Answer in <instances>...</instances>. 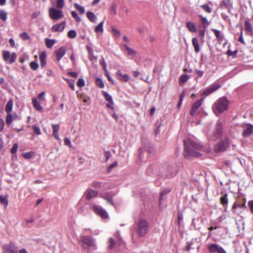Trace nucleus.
Listing matches in <instances>:
<instances>
[{"mask_svg":"<svg viewBox=\"0 0 253 253\" xmlns=\"http://www.w3.org/2000/svg\"><path fill=\"white\" fill-rule=\"evenodd\" d=\"M199 35L202 38H204L205 35V32L207 29V26L206 25H199Z\"/></svg>","mask_w":253,"mask_h":253,"instance_id":"c85d7f7f","label":"nucleus"},{"mask_svg":"<svg viewBox=\"0 0 253 253\" xmlns=\"http://www.w3.org/2000/svg\"><path fill=\"white\" fill-rule=\"evenodd\" d=\"M220 203L222 205H227L228 204L227 195L225 194L220 199Z\"/></svg>","mask_w":253,"mask_h":253,"instance_id":"473e14b6","label":"nucleus"},{"mask_svg":"<svg viewBox=\"0 0 253 253\" xmlns=\"http://www.w3.org/2000/svg\"><path fill=\"white\" fill-rule=\"evenodd\" d=\"M217 228H218L216 226H215L214 227H213V226H211L209 227V229L210 231V233H211V232L212 231L214 230V231L213 232V233L212 234H216L217 232L216 230L217 229Z\"/></svg>","mask_w":253,"mask_h":253,"instance_id":"e2e57ef3","label":"nucleus"},{"mask_svg":"<svg viewBox=\"0 0 253 253\" xmlns=\"http://www.w3.org/2000/svg\"><path fill=\"white\" fill-rule=\"evenodd\" d=\"M201 17V20L202 22L203 23V24L202 25H206L207 27L210 24V23L207 19L203 16H200Z\"/></svg>","mask_w":253,"mask_h":253,"instance_id":"de8ad7c7","label":"nucleus"},{"mask_svg":"<svg viewBox=\"0 0 253 253\" xmlns=\"http://www.w3.org/2000/svg\"><path fill=\"white\" fill-rule=\"evenodd\" d=\"M65 26V22L63 21L59 24H56L52 26L51 31L53 32H61L64 28Z\"/></svg>","mask_w":253,"mask_h":253,"instance_id":"4468645a","label":"nucleus"},{"mask_svg":"<svg viewBox=\"0 0 253 253\" xmlns=\"http://www.w3.org/2000/svg\"><path fill=\"white\" fill-rule=\"evenodd\" d=\"M86 48L87 49V51H88V54H89V56L90 59L92 60V58H93V49L91 47H90V46H86Z\"/></svg>","mask_w":253,"mask_h":253,"instance_id":"a18cd8bd","label":"nucleus"},{"mask_svg":"<svg viewBox=\"0 0 253 253\" xmlns=\"http://www.w3.org/2000/svg\"><path fill=\"white\" fill-rule=\"evenodd\" d=\"M34 221V218L33 217H31L29 219L26 220V223L27 225H29L30 223H32Z\"/></svg>","mask_w":253,"mask_h":253,"instance_id":"774afa93","label":"nucleus"},{"mask_svg":"<svg viewBox=\"0 0 253 253\" xmlns=\"http://www.w3.org/2000/svg\"><path fill=\"white\" fill-rule=\"evenodd\" d=\"M220 87V85L217 84H213L211 87L208 88L205 91L203 92V95H205L206 96L210 94L213 91L217 90Z\"/></svg>","mask_w":253,"mask_h":253,"instance_id":"2eb2a0df","label":"nucleus"},{"mask_svg":"<svg viewBox=\"0 0 253 253\" xmlns=\"http://www.w3.org/2000/svg\"><path fill=\"white\" fill-rule=\"evenodd\" d=\"M96 84L97 85L101 88H102L104 87V84L103 81L99 78H98L96 80Z\"/></svg>","mask_w":253,"mask_h":253,"instance_id":"c03bdc74","label":"nucleus"},{"mask_svg":"<svg viewBox=\"0 0 253 253\" xmlns=\"http://www.w3.org/2000/svg\"><path fill=\"white\" fill-rule=\"evenodd\" d=\"M149 231L148 222L145 219H141L138 223L137 233L140 236H145Z\"/></svg>","mask_w":253,"mask_h":253,"instance_id":"20e7f679","label":"nucleus"},{"mask_svg":"<svg viewBox=\"0 0 253 253\" xmlns=\"http://www.w3.org/2000/svg\"><path fill=\"white\" fill-rule=\"evenodd\" d=\"M16 117L17 116L16 115L13 116L10 113H8L6 119V124L8 125H10L12 123L13 119L16 118Z\"/></svg>","mask_w":253,"mask_h":253,"instance_id":"cd10ccee","label":"nucleus"},{"mask_svg":"<svg viewBox=\"0 0 253 253\" xmlns=\"http://www.w3.org/2000/svg\"><path fill=\"white\" fill-rule=\"evenodd\" d=\"M11 54L8 51H3V57L5 61H7L9 60Z\"/></svg>","mask_w":253,"mask_h":253,"instance_id":"ea45409f","label":"nucleus"},{"mask_svg":"<svg viewBox=\"0 0 253 253\" xmlns=\"http://www.w3.org/2000/svg\"><path fill=\"white\" fill-rule=\"evenodd\" d=\"M0 18L3 21H5L7 19V13L4 10H1L0 11Z\"/></svg>","mask_w":253,"mask_h":253,"instance_id":"37998d69","label":"nucleus"},{"mask_svg":"<svg viewBox=\"0 0 253 253\" xmlns=\"http://www.w3.org/2000/svg\"><path fill=\"white\" fill-rule=\"evenodd\" d=\"M123 46L125 48L128 55L133 56L136 53V51L132 48L128 47L127 45L124 44Z\"/></svg>","mask_w":253,"mask_h":253,"instance_id":"c756f323","label":"nucleus"},{"mask_svg":"<svg viewBox=\"0 0 253 253\" xmlns=\"http://www.w3.org/2000/svg\"><path fill=\"white\" fill-rule=\"evenodd\" d=\"M196 243H197V238H192L190 241L187 242L185 250L188 252L192 249H195Z\"/></svg>","mask_w":253,"mask_h":253,"instance_id":"f3484780","label":"nucleus"},{"mask_svg":"<svg viewBox=\"0 0 253 253\" xmlns=\"http://www.w3.org/2000/svg\"><path fill=\"white\" fill-rule=\"evenodd\" d=\"M202 7L203 8V9L208 12V13H211V7L208 6V5H206V4H204V5H203L202 6Z\"/></svg>","mask_w":253,"mask_h":253,"instance_id":"4d7b16f0","label":"nucleus"},{"mask_svg":"<svg viewBox=\"0 0 253 253\" xmlns=\"http://www.w3.org/2000/svg\"><path fill=\"white\" fill-rule=\"evenodd\" d=\"M248 204L250 208L251 212L253 214V200L249 201Z\"/></svg>","mask_w":253,"mask_h":253,"instance_id":"680f3d73","label":"nucleus"},{"mask_svg":"<svg viewBox=\"0 0 253 253\" xmlns=\"http://www.w3.org/2000/svg\"><path fill=\"white\" fill-rule=\"evenodd\" d=\"M228 147V139L226 138L223 141H220L217 144L215 148V151L217 152H222Z\"/></svg>","mask_w":253,"mask_h":253,"instance_id":"6e6552de","label":"nucleus"},{"mask_svg":"<svg viewBox=\"0 0 253 253\" xmlns=\"http://www.w3.org/2000/svg\"><path fill=\"white\" fill-rule=\"evenodd\" d=\"M103 198L105 199H106L108 202V203H109L110 204H111L112 205H114V203L112 201V197H106L105 196V195L103 196Z\"/></svg>","mask_w":253,"mask_h":253,"instance_id":"0e129e2a","label":"nucleus"},{"mask_svg":"<svg viewBox=\"0 0 253 253\" xmlns=\"http://www.w3.org/2000/svg\"><path fill=\"white\" fill-rule=\"evenodd\" d=\"M103 22H100L95 28V31L96 32H101L103 33Z\"/></svg>","mask_w":253,"mask_h":253,"instance_id":"c9c22d12","label":"nucleus"},{"mask_svg":"<svg viewBox=\"0 0 253 253\" xmlns=\"http://www.w3.org/2000/svg\"><path fill=\"white\" fill-rule=\"evenodd\" d=\"M97 194L98 193L97 191L93 190L90 188H88L84 193V196L86 197V199L90 200L92 198H95L97 196Z\"/></svg>","mask_w":253,"mask_h":253,"instance_id":"9b49d317","label":"nucleus"},{"mask_svg":"<svg viewBox=\"0 0 253 253\" xmlns=\"http://www.w3.org/2000/svg\"><path fill=\"white\" fill-rule=\"evenodd\" d=\"M85 85L84 80L83 79H79L77 82V85L79 87H83Z\"/></svg>","mask_w":253,"mask_h":253,"instance_id":"3c124183","label":"nucleus"},{"mask_svg":"<svg viewBox=\"0 0 253 253\" xmlns=\"http://www.w3.org/2000/svg\"><path fill=\"white\" fill-rule=\"evenodd\" d=\"M92 209L93 211L101 218L106 219L109 218L108 212L102 207L98 205H93Z\"/></svg>","mask_w":253,"mask_h":253,"instance_id":"39448f33","label":"nucleus"},{"mask_svg":"<svg viewBox=\"0 0 253 253\" xmlns=\"http://www.w3.org/2000/svg\"><path fill=\"white\" fill-rule=\"evenodd\" d=\"M68 37L71 39H74L77 36V33L75 30H70L68 32Z\"/></svg>","mask_w":253,"mask_h":253,"instance_id":"a19ab883","label":"nucleus"},{"mask_svg":"<svg viewBox=\"0 0 253 253\" xmlns=\"http://www.w3.org/2000/svg\"><path fill=\"white\" fill-rule=\"evenodd\" d=\"M75 8L80 12L81 14H84L85 10L84 7L80 5L78 3H75L74 4Z\"/></svg>","mask_w":253,"mask_h":253,"instance_id":"4c0bfd02","label":"nucleus"},{"mask_svg":"<svg viewBox=\"0 0 253 253\" xmlns=\"http://www.w3.org/2000/svg\"><path fill=\"white\" fill-rule=\"evenodd\" d=\"M190 77L187 74H183L180 76L179 77V82L180 84H181L186 81H187L189 79H190Z\"/></svg>","mask_w":253,"mask_h":253,"instance_id":"7c9ffc66","label":"nucleus"},{"mask_svg":"<svg viewBox=\"0 0 253 253\" xmlns=\"http://www.w3.org/2000/svg\"><path fill=\"white\" fill-rule=\"evenodd\" d=\"M34 155L33 152L31 151L27 153H24L22 154V156L25 159H29L31 158Z\"/></svg>","mask_w":253,"mask_h":253,"instance_id":"e433bc0d","label":"nucleus"},{"mask_svg":"<svg viewBox=\"0 0 253 253\" xmlns=\"http://www.w3.org/2000/svg\"><path fill=\"white\" fill-rule=\"evenodd\" d=\"M32 102L34 105V108L40 112L42 111V108L41 106L40 103L38 101L37 99L36 98H34L32 99Z\"/></svg>","mask_w":253,"mask_h":253,"instance_id":"412c9836","label":"nucleus"},{"mask_svg":"<svg viewBox=\"0 0 253 253\" xmlns=\"http://www.w3.org/2000/svg\"><path fill=\"white\" fill-rule=\"evenodd\" d=\"M33 129L35 133L37 135H40L41 134V131L39 127L36 126H33Z\"/></svg>","mask_w":253,"mask_h":253,"instance_id":"603ef678","label":"nucleus"},{"mask_svg":"<svg viewBox=\"0 0 253 253\" xmlns=\"http://www.w3.org/2000/svg\"><path fill=\"white\" fill-rule=\"evenodd\" d=\"M186 27L191 32H196V25L192 22H187L186 23Z\"/></svg>","mask_w":253,"mask_h":253,"instance_id":"5701e85b","label":"nucleus"},{"mask_svg":"<svg viewBox=\"0 0 253 253\" xmlns=\"http://www.w3.org/2000/svg\"><path fill=\"white\" fill-rule=\"evenodd\" d=\"M107 249L112 253L125 247V243L121 238H109L107 242Z\"/></svg>","mask_w":253,"mask_h":253,"instance_id":"f03ea898","label":"nucleus"},{"mask_svg":"<svg viewBox=\"0 0 253 253\" xmlns=\"http://www.w3.org/2000/svg\"><path fill=\"white\" fill-rule=\"evenodd\" d=\"M49 14L50 17L53 20H58L63 16L61 10H57L53 8L49 9Z\"/></svg>","mask_w":253,"mask_h":253,"instance_id":"423d86ee","label":"nucleus"},{"mask_svg":"<svg viewBox=\"0 0 253 253\" xmlns=\"http://www.w3.org/2000/svg\"><path fill=\"white\" fill-rule=\"evenodd\" d=\"M184 144L185 146L184 156L185 157L189 158L190 157H198L200 156V153L196 150H201L202 148V146L193 141L190 139L184 140Z\"/></svg>","mask_w":253,"mask_h":253,"instance_id":"f257e3e1","label":"nucleus"},{"mask_svg":"<svg viewBox=\"0 0 253 253\" xmlns=\"http://www.w3.org/2000/svg\"><path fill=\"white\" fill-rule=\"evenodd\" d=\"M3 249L4 253H18L17 248L12 244L4 245Z\"/></svg>","mask_w":253,"mask_h":253,"instance_id":"1a4fd4ad","label":"nucleus"},{"mask_svg":"<svg viewBox=\"0 0 253 253\" xmlns=\"http://www.w3.org/2000/svg\"><path fill=\"white\" fill-rule=\"evenodd\" d=\"M57 5L58 7L61 8L64 5V0H58Z\"/></svg>","mask_w":253,"mask_h":253,"instance_id":"69168bd1","label":"nucleus"},{"mask_svg":"<svg viewBox=\"0 0 253 253\" xmlns=\"http://www.w3.org/2000/svg\"><path fill=\"white\" fill-rule=\"evenodd\" d=\"M219 246L217 244H211L208 246V251L210 253L217 252Z\"/></svg>","mask_w":253,"mask_h":253,"instance_id":"aec40b11","label":"nucleus"},{"mask_svg":"<svg viewBox=\"0 0 253 253\" xmlns=\"http://www.w3.org/2000/svg\"><path fill=\"white\" fill-rule=\"evenodd\" d=\"M87 17L89 19L90 21L92 22H96L97 18L95 15L92 12L88 11L86 13Z\"/></svg>","mask_w":253,"mask_h":253,"instance_id":"393cba45","label":"nucleus"},{"mask_svg":"<svg viewBox=\"0 0 253 253\" xmlns=\"http://www.w3.org/2000/svg\"><path fill=\"white\" fill-rule=\"evenodd\" d=\"M67 83H68L70 87L72 88V90H75V85H74L75 81H74V80L68 79V80H67Z\"/></svg>","mask_w":253,"mask_h":253,"instance_id":"8fccbe9b","label":"nucleus"},{"mask_svg":"<svg viewBox=\"0 0 253 253\" xmlns=\"http://www.w3.org/2000/svg\"><path fill=\"white\" fill-rule=\"evenodd\" d=\"M18 149V144L15 143L13 145V147L11 149V153L15 154L16 153Z\"/></svg>","mask_w":253,"mask_h":253,"instance_id":"bf43d9fd","label":"nucleus"},{"mask_svg":"<svg viewBox=\"0 0 253 253\" xmlns=\"http://www.w3.org/2000/svg\"><path fill=\"white\" fill-rule=\"evenodd\" d=\"M212 31L213 32L215 37L218 40L221 41H223L224 39V36L221 34L219 31L216 29H212Z\"/></svg>","mask_w":253,"mask_h":253,"instance_id":"bb28decb","label":"nucleus"},{"mask_svg":"<svg viewBox=\"0 0 253 253\" xmlns=\"http://www.w3.org/2000/svg\"><path fill=\"white\" fill-rule=\"evenodd\" d=\"M203 98L198 100L193 104L190 112V114L192 116H195L197 114V111L199 107L201 106Z\"/></svg>","mask_w":253,"mask_h":253,"instance_id":"9d476101","label":"nucleus"},{"mask_svg":"<svg viewBox=\"0 0 253 253\" xmlns=\"http://www.w3.org/2000/svg\"><path fill=\"white\" fill-rule=\"evenodd\" d=\"M192 44L194 47V50L196 53H198L200 50V47L199 42L196 38H193L192 40Z\"/></svg>","mask_w":253,"mask_h":253,"instance_id":"b1692460","label":"nucleus"},{"mask_svg":"<svg viewBox=\"0 0 253 253\" xmlns=\"http://www.w3.org/2000/svg\"><path fill=\"white\" fill-rule=\"evenodd\" d=\"M38 97L39 99L41 100L42 101H43L45 98V92L44 91H42L38 95Z\"/></svg>","mask_w":253,"mask_h":253,"instance_id":"052dcab7","label":"nucleus"},{"mask_svg":"<svg viewBox=\"0 0 253 253\" xmlns=\"http://www.w3.org/2000/svg\"><path fill=\"white\" fill-rule=\"evenodd\" d=\"M112 31L115 37V38H117L121 36V32L119 31L116 28L112 27Z\"/></svg>","mask_w":253,"mask_h":253,"instance_id":"58836bf2","label":"nucleus"},{"mask_svg":"<svg viewBox=\"0 0 253 253\" xmlns=\"http://www.w3.org/2000/svg\"><path fill=\"white\" fill-rule=\"evenodd\" d=\"M0 202L2 204H3L5 208H6L8 206V200L7 198L3 196H0Z\"/></svg>","mask_w":253,"mask_h":253,"instance_id":"72a5a7b5","label":"nucleus"},{"mask_svg":"<svg viewBox=\"0 0 253 253\" xmlns=\"http://www.w3.org/2000/svg\"><path fill=\"white\" fill-rule=\"evenodd\" d=\"M104 97L105 98V99L107 101H108L111 104H113V99H112V98L111 95H110L108 93L105 92L104 93Z\"/></svg>","mask_w":253,"mask_h":253,"instance_id":"79ce46f5","label":"nucleus"},{"mask_svg":"<svg viewBox=\"0 0 253 253\" xmlns=\"http://www.w3.org/2000/svg\"><path fill=\"white\" fill-rule=\"evenodd\" d=\"M112 155L109 151H106L105 153V157L106 158V161H108V160L111 158Z\"/></svg>","mask_w":253,"mask_h":253,"instance_id":"338daca9","label":"nucleus"},{"mask_svg":"<svg viewBox=\"0 0 253 253\" xmlns=\"http://www.w3.org/2000/svg\"><path fill=\"white\" fill-rule=\"evenodd\" d=\"M117 162H114L112 164H111L107 168V172H110L114 168H115V167L117 166Z\"/></svg>","mask_w":253,"mask_h":253,"instance_id":"5fc2aeb1","label":"nucleus"},{"mask_svg":"<svg viewBox=\"0 0 253 253\" xmlns=\"http://www.w3.org/2000/svg\"><path fill=\"white\" fill-rule=\"evenodd\" d=\"M56 58L59 61L66 53V49L64 47H61L55 52Z\"/></svg>","mask_w":253,"mask_h":253,"instance_id":"ddd939ff","label":"nucleus"},{"mask_svg":"<svg viewBox=\"0 0 253 253\" xmlns=\"http://www.w3.org/2000/svg\"><path fill=\"white\" fill-rule=\"evenodd\" d=\"M116 74L118 78L122 81L127 82L129 79V77L127 75L123 74L120 70L117 72Z\"/></svg>","mask_w":253,"mask_h":253,"instance_id":"a211bd4d","label":"nucleus"},{"mask_svg":"<svg viewBox=\"0 0 253 253\" xmlns=\"http://www.w3.org/2000/svg\"><path fill=\"white\" fill-rule=\"evenodd\" d=\"M72 16L75 18L76 21L79 22L81 21L80 17L78 16V13L75 11H72Z\"/></svg>","mask_w":253,"mask_h":253,"instance_id":"09e8293b","label":"nucleus"},{"mask_svg":"<svg viewBox=\"0 0 253 253\" xmlns=\"http://www.w3.org/2000/svg\"><path fill=\"white\" fill-rule=\"evenodd\" d=\"M64 141L66 145L70 147H72V145L71 144L70 140L68 138L65 137L64 139Z\"/></svg>","mask_w":253,"mask_h":253,"instance_id":"13d9d810","label":"nucleus"},{"mask_svg":"<svg viewBox=\"0 0 253 253\" xmlns=\"http://www.w3.org/2000/svg\"><path fill=\"white\" fill-rule=\"evenodd\" d=\"M52 127L53 129V135L56 139L60 140V137L58 134V131L59 130V125H52Z\"/></svg>","mask_w":253,"mask_h":253,"instance_id":"6ab92c4d","label":"nucleus"},{"mask_svg":"<svg viewBox=\"0 0 253 253\" xmlns=\"http://www.w3.org/2000/svg\"><path fill=\"white\" fill-rule=\"evenodd\" d=\"M245 30L248 32H252V28L251 25L248 21H245Z\"/></svg>","mask_w":253,"mask_h":253,"instance_id":"f704fd0d","label":"nucleus"},{"mask_svg":"<svg viewBox=\"0 0 253 253\" xmlns=\"http://www.w3.org/2000/svg\"><path fill=\"white\" fill-rule=\"evenodd\" d=\"M13 104V100L12 99L9 100L5 106V111L7 113H9L12 111Z\"/></svg>","mask_w":253,"mask_h":253,"instance_id":"a878e982","label":"nucleus"},{"mask_svg":"<svg viewBox=\"0 0 253 253\" xmlns=\"http://www.w3.org/2000/svg\"><path fill=\"white\" fill-rule=\"evenodd\" d=\"M222 123L218 121L215 126L216 133L214 134L215 137L217 138H220L222 133Z\"/></svg>","mask_w":253,"mask_h":253,"instance_id":"dca6fc26","label":"nucleus"},{"mask_svg":"<svg viewBox=\"0 0 253 253\" xmlns=\"http://www.w3.org/2000/svg\"><path fill=\"white\" fill-rule=\"evenodd\" d=\"M46 57V52L45 51H42L40 55L41 66L42 67H44L46 65V61H45Z\"/></svg>","mask_w":253,"mask_h":253,"instance_id":"4be33fe9","label":"nucleus"},{"mask_svg":"<svg viewBox=\"0 0 253 253\" xmlns=\"http://www.w3.org/2000/svg\"><path fill=\"white\" fill-rule=\"evenodd\" d=\"M228 101L224 97L219 98L213 105V110L215 113H221L228 108Z\"/></svg>","mask_w":253,"mask_h":253,"instance_id":"7ed1b4c3","label":"nucleus"},{"mask_svg":"<svg viewBox=\"0 0 253 253\" xmlns=\"http://www.w3.org/2000/svg\"><path fill=\"white\" fill-rule=\"evenodd\" d=\"M30 67L34 70H36L39 67V64L36 62H31L30 64Z\"/></svg>","mask_w":253,"mask_h":253,"instance_id":"49530a36","label":"nucleus"},{"mask_svg":"<svg viewBox=\"0 0 253 253\" xmlns=\"http://www.w3.org/2000/svg\"><path fill=\"white\" fill-rule=\"evenodd\" d=\"M243 128L242 134L244 137L249 136L253 133V126L246 125Z\"/></svg>","mask_w":253,"mask_h":253,"instance_id":"f8f14e48","label":"nucleus"},{"mask_svg":"<svg viewBox=\"0 0 253 253\" xmlns=\"http://www.w3.org/2000/svg\"><path fill=\"white\" fill-rule=\"evenodd\" d=\"M20 37L24 40H26L29 39V36L27 33L24 32L20 35Z\"/></svg>","mask_w":253,"mask_h":253,"instance_id":"6e6d98bb","label":"nucleus"},{"mask_svg":"<svg viewBox=\"0 0 253 253\" xmlns=\"http://www.w3.org/2000/svg\"><path fill=\"white\" fill-rule=\"evenodd\" d=\"M80 244L85 250H88L91 247H95L94 241L91 238H83L80 241Z\"/></svg>","mask_w":253,"mask_h":253,"instance_id":"0eeeda50","label":"nucleus"},{"mask_svg":"<svg viewBox=\"0 0 253 253\" xmlns=\"http://www.w3.org/2000/svg\"><path fill=\"white\" fill-rule=\"evenodd\" d=\"M56 41L54 40L46 39H45V44L46 46L48 48H51L53 46V45L55 43Z\"/></svg>","mask_w":253,"mask_h":253,"instance_id":"2f4dec72","label":"nucleus"},{"mask_svg":"<svg viewBox=\"0 0 253 253\" xmlns=\"http://www.w3.org/2000/svg\"><path fill=\"white\" fill-rule=\"evenodd\" d=\"M16 57H17V55L15 53H13L12 54H11L10 55L9 62L10 63H13L14 62H15V61L16 60Z\"/></svg>","mask_w":253,"mask_h":253,"instance_id":"864d4df0","label":"nucleus"}]
</instances>
